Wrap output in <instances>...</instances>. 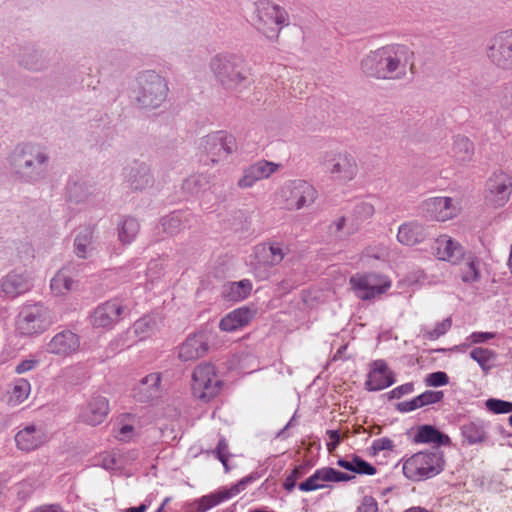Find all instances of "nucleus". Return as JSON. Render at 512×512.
<instances>
[{
	"instance_id": "obj_1",
	"label": "nucleus",
	"mask_w": 512,
	"mask_h": 512,
	"mask_svg": "<svg viewBox=\"0 0 512 512\" xmlns=\"http://www.w3.org/2000/svg\"><path fill=\"white\" fill-rule=\"evenodd\" d=\"M412 54L406 46L391 45L382 47L367 55L361 62V69L369 77L392 78L402 61Z\"/></svg>"
},
{
	"instance_id": "obj_2",
	"label": "nucleus",
	"mask_w": 512,
	"mask_h": 512,
	"mask_svg": "<svg viewBox=\"0 0 512 512\" xmlns=\"http://www.w3.org/2000/svg\"><path fill=\"white\" fill-rule=\"evenodd\" d=\"M223 387L224 382L214 364L202 362L192 370L190 390L195 400L210 403L221 394Z\"/></svg>"
},
{
	"instance_id": "obj_3",
	"label": "nucleus",
	"mask_w": 512,
	"mask_h": 512,
	"mask_svg": "<svg viewBox=\"0 0 512 512\" xmlns=\"http://www.w3.org/2000/svg\"><path fill=\"white\" fill-rule=\"evenodd\" d=\"M316 198V189L304 180L288 181L275 194L276 204L287 211L303 209L314 203Z\"/></svg>"
},
{
	"instance_id": "obj_4",
	"label": "nucleus",
	"mask_w": 512,
	"mask_h": 512,
	"mask_svg": "<svg viewBox=\"0 0 512 512\" xmlns=\"http://www.w3.org/2000/svg\"><path fill=\"white\" fill-rule=\"evenodd\" d=\"M51 311L40 303L24 305L16 321V332L21 336L32 337L47 331L53 324Z\"/></svg>"
},
{
	"instance_id": "obj_5",
	"label": "nucleus",
	"mask_w": 512,
	"mask_h": 512,
	"mask_svg": "<svg viewBox=\"0 0 512 512\" xmlns=\"http://www.w3.org/2000/svg\"><path fill=\"white\" fill-rule=\"evenodd\" d=\"M443 456L437 452H418L403 462V474L412 481L432 478L444 469Z\"/></svg>"
},
{
	"instance_id": "obj_6",
	"label": "nucleus",
	"mask_w": 512,
	"mask_h": 512,
	"mask_svg": "<svg viewBox=\"0 0 512 512\" xmlns=\"http://www.w3.org/2000/svg\"><path fill=\"white\" fill-rule=\"evenodd\" d=\"M349 285L357 298L369 301L386 294L392 287V280L377 272H358L350 277Z\"/></svg>"
},
{
	"instance_id": "obj_7",
	"label": "nucleus",
	"mask_w": 512,
	"mask_h": 512,
	"mask_svg": "<svg viewBox=\"0 0 512 512\" xmlns=\"http://www.w3.org/2000/svg\"><path fill=\"white\" fill-rule=\"evenodd\" d=\"M322 167L332 180L342 184L353 181L359 172L355 157L346 150L326 152Z\"/></svg>"
},
{
	"instance_id": "obj_8",
	"label": "nucleus",
	"mask_w": 512,
	"mask_h": 512,
	"mask_svg": "<svg viewBox=\"0 0 512 512\" xmlns=\"http://www.w3.org/2000/svg\"><path fill=\"white\" fill-rule=\"evenodd\" d=\"M210 65L217 79L228 88L238 86L247 79L248 69L241 57L217 55Z\"/></svg>"
},
{
	"instance_id": "obj_9",
	"label": "nucleus",
	"mask_w": 512,
	"mask_h": 512,
	"mask_svg": "<svg viewBox=\"0 0 512 512\" xmlns=\"http://www.w3.org/2000/svg\"><path fill=\"white\" fill-rule=\"evenodd\" d=\"M512 194V176L504 171L492 173L485 182L483 199L487 208L504 207Z\"/></svg>"
},
{
	"instance_id": "obj_10",
	"label": "nucleus",
	"mask_w": 512,
	"mask_h": 512,
	"mask_svg": "<svg viewBox=\"0 0 512 512\" xmlns=\"http://www.w3.org/2000/svg\"><path fill=\"white\" fill-rule=\"evenodd\" d=\"M287 21V13L280 6L269 1L257 3L255 27L267 38H276L282 25Z\"/></svg>"
},
{
	"instance_id": "obj_11",
	"label": "nucleus",
	"mask_w": 512,
	"mask_h": 512,
	"mask_svg": "<svg viewBox=\"0 0 512 512\" xmlns=\"http://www.w3.org/2000/svg\"><path fill=\"white\" fill-rule=\"evenodd\" d=\"M141 94L138 96L139 103L146 108H156L163 103L167 97L168 86L163 77L155 72L148 71L141 75Z\"/></svg>"
},
{
	"instance_id": "obj_12",
	"label": "nucleus",
	"mask_w": 512,
	"mask_h": 512,
	"mask_svg": "<svg viewBox=\"0 0 512 512\" xmlns=\"http://www.w3.org/2000/svg\"><path fill=\"white\" fill-rule=\"evenodd\" d=\"M486 55L497 67L512 70V29L492 37L487 43Z\"/></svg>"
},
{
	"instance_id": "obj_13",
	"label": "nucleus",
	"mask_w": 512,
	"mask_h": 512,
	"mask_svg": "<svg viewBox=\"0 0 512 512\" xmlns=\"http://www.w3.org/2000/svg\"><path fill=\"white\" fill-rule=\"evenodd\" d=\"M126 312V306L118 298H112L99 304L90 315V323L94 328L110 330L117 325L123 314Z\"/></svg>"
},
{
	"instance_id": "obj_14",
	"label": "nucleus",
	"mask_w": 512,
	"mask_h": 512,
	"mask_svg": "<svg viewBox=\"0 0 512 512\" xmlns=\"http://www.w3.org/2000/svg\"><path fill=\"white\" fill-rule=\"evenodd\" d=\"M421 208L426 218L438 222L457 217L461 210L457 200L446 196L430 197L423 201Z\"/></svg>"
},
{
	"instance_id": "obj_15",
	"label": "nucleus",
	"mask_w": 512,
	"mask_h": 512,
	"mask_svg": "<svg viewBox=\"0 0 512 512\" xmlns=\"http://www.w3.org/2000/svg\"><path fill=\"white\" fill-rule=\"evenodd\" d=\"M251 481V477H245L230 488H224L208 495H204L189 505L188 512H206L222 502L238 495Z\"/></svg>"
},
{
	"instance_id": "obj_16",
	"label": "nucleus",
	"mask_w": 512,
	"mask_h": 512,
	"mask_svg": "<svg viewBox=\"0 0 512 512\" xmlns=\"http://www.w3.org/2000/svg\"><path fill=\"white\" fill-rule=\"evenodd\" d=\"M200 145L213 163L231 154L236 149L235 138L225 132L207 135L201 140Z\"/></svg>"
},
{
	"instance_id": "obj_17",
	"label": "nucleus",
	"mask_w": 512,
	"mask_h": 512,
	"mask_svg": "<svg viewBox=\"0 0 512 512\" xmlns=\"http://www.w3.org/2000/svg\"><path fill=\"white\" fill-rule=\"evenodd\" d=\"M209 350L208 335L197 331L187 336L178 347V358L182 362L196 361L204 357Z\"/></svg>"
},
{
	"instance_id": "obj_18",
	"label": "nucleus",
	"mask_w": 512,
	"mask_h": 512,
	"mask_svg": "<svg viewBox=\"0 0 512 512\" xmlns=\"http://www.w3.org/2000/svg\"><path fill=\"white\" fill-rule=\"evenodd\" d=\"M110 412L109 401L101 395L92 396L81 407L79 420L90 426H96L105 421Z\"/></svg>"
},
{
	"instance_id": "obj_19",
	"label": "nucleus",
	"mask_w": 512,
	"mask_h": 512,
	"mask_svg": "<svg viewBox=\"0 0 512 512\" xmlns=\"http://www.w3.org/2000/svg\"><path fill=\"white\" fill-rule=\"evenodd\" d=\"M80 347V336L70 330H64L55 334L47 343V352L66 358L78 353Z\"/></svg>"
},
{
	"instance_id": "obj_20",
	"label": "nucleus",
	"mask_w": 512,
	"mask_h": 512,
	"mask_svg": "<svg viewBox=\"0 0 512 512\" xmlns=\"http://www.w3.org/2000/svg\"><path fill=\"white\" fill-rule=\"evenodd\" d=\"M284 256L279 243H261L254 247L250 263L254 269L273 267L280 264Z\"/></svg>"
},
{
	"instance_id": "obj_21",
	"label": "nucleus",
	"mask_w": 512,
	"mask_h": 512,
	"mask_svg": "<svg viewBox=\"0 0 512 512\" xmlns=\"http://www.w3.org/2000/svg\"><path fill=\"white\" fill-rule=\"evenodd\" d=\"M354 476L344 472L337 471L331 467H324L316 470L309 478L299 484V489L303 492H310L325 488L326 482H343L349 481Z\"/></svg>"
},
{
	"instance_id": "obj_22",
	"label": "nucleus",
	"mask_w": 512,
	"mask_h": 512,
	"mask_svg": "<svg viewBox=\"0 0 512 512\" xmlns=\"http://www.w3.org/2000/svg\"><path fill=\"white\" fill-rule=\"evenodd\" d=\"M47 440L44 429L34 424L25 425L14 436L17 449L26 453L39 449Z\"/></svg>"
},
{
	"instance_id": "obj_23",
	"label": "nucleus",
	"mask_w": 512,
	"mask_h": 512,
	"mask_svg": "<svg viewBox=\"0 0 512 512\" xmlns=\"http://www.w3.org/2000/svg\"><path fill=\"white\" fill-rule=\"evenodd\" d=\"M432 251L440 261L457 264L464 257L462 245L447 234L439 235L433 242Z\"/></svg>"
},
{
	"instance_id": "obj_24",
	"label": "nucleus",
	"mask_w": 512,
	"mask_h": 512,
	"mask_svg": "<svg viewBox=\"0 0 512 512\" xmlns=\"http://www.w3.org/2000/svg\"><path fill=\"white\" fill-rule=\"evenodd\" d=\"M280 165L274 162L260 160L244 170L243 176L238 180V187L242 189L252 187L256 182L269 178Z\"/></svg>"
},
{
	"instance_id": "obj_25",
	"label": "nucleus",
	"mask_w": 512,
	"mask_h": 512,
	"mask_svg": "<svg viewBox=\"0 0 512 512\" xmlns=\"http://www.w3.org/2000/svg\"><path fill=\"white\" fill-rule=\"evenodd\" d=\"M395 382L394 374L389 369L384 360H375L371 364L365 382L366 389L369 391H379L391 386Z\"/></svg>"
},
{
	"instance_id": "obj_26",
	"label": "nucleus",
	"mask_w": 512,
	"mask_h": 512,
	"mask_svg": "<svg viewBox=\"0 0 512 512\" xmlns=\"http://www.w3.org/2000/svg\"><path fill=\"white\" fill-rule=\"evenodd\" d=\"M46 157L40 151V148L34 145H25L20 152L16 153L13 158V163L22 174H29L27 171L36 162L41 165L45 162Z\"/></svg>"
},
{
	"instance_id": "obj_27",
	"label": "nucleus",
	"mask_w": 512,
	"mask_h": 512,
	"mask_svg": "<svg viewBox=\"0 0 512 512\" xmlns=\"http://www.w3.org/2000/svg\"><path fill=\"white\" fill-rule=\"evenodd\" d=\"M31 282L24 274L11 272L0 281L1 290L10 298H15L31 289Z\"/></svg>"
},
{
	"instance_id": "obj_28",
	"label": "nucleus",
	"mask_w": 512,
	"mask_h": 512,
	"mask_svg": "<svg viewBox=\"0 0 512 512\" xmlns=\"http://www.w3.org/2000/svg\"><path fill=\"white\" fill-rule=\"evenodd\" d=\"M254 317V312L248 307H240L224 316L219 328L225 332H233L247 326Z\"/></svg>"
},
{
	"instance_id": "obj_29",
	"label": "nucleus",
	"mask_w": 512,
	"mask_h": 512,
	"mask_svg": "<svg viewBox=\"0 0 512 512\" xmlns=\"http://www.w3.org/2000/svg\"><path fill=\"white\" fill-rule=\"evenodd\" d=\"M425 238V227L416 221L405 222L398 228L397 240L402 245L414 246L423 242Z\"/></svg>"
},
{
	"instance_id": "obj_30",
	"label": "nucleus",
	"mask_w": 512,
	"mask_h": 512,
	"mask_svg": "<svg viewBox=\"0 0 512 512\" xmlns=\"http://www.w3.org/2000/svg\"><path fill=\"white\" fill-rule=\"evenodd\" d=\"M161 387L160 373H150L142 378L134 389V397L141 402H146L157 397Z\"/></svg>"
},
{
	"instance_id": "obj_31",
	"label": "nucleus",
	"mask_w": 512,
	"mask_h": 512,
	"mask_svg": "<svg viewBox=\"0 0 512 512\" xmlns=\"http://www.w3.org/2000/svg\"><path fill=\"white\" fill-rule=\"evenodd\" d=\"M252 289L253 284L249 279L228 282L222 288V296L227 301L240 302L251 294Z\"/></svg>"
},
{
	"instance_id": "obj_32",
	"label": "nucleus",
	"mask_w": 512,
	"mask_h": 512,
	"mask_svg": "<svg viewBox=\"0 0 512 512\" xmlns=\"http://www.w3.org/2000/svg\"><path fill=\"white\" fill-rule=\"evenodd\" d=\"M473 153V143L466 137H456L449 151L450 156L459 163L471 160Z\"/></svg>"
},
{
	"instance_id": "obj_33",
	"label": "nucleus",
	"mask_w": 512,
	"mask_h": 512,
	"mask_svg": "<svg viewBox=\"0 0 512 512\" xmlns=\"http://www.w3.org/2000/svg\"><path fill=\"white\" fill-rule=\"evenodd\" d=\"M418 443H435L438 445L450 444L449 436L442 434L436 428L430 425L421 426L415 436Z\"/></svg>"
},
{
	"instance_id": "obj_34",
	"label": "nucleus",
	"mask_w": 512,
	"mask_h": 512,
	"mask_svg": "<svg viewBox=\"0 0 512 512\" xmlns=\"http://www.w3.org/2000/svg\"><path fill=\"white\" fill-rule=\"evenodd\" d=\"M74 285L75 282L66 269L59 270L50 282L51 291L57 296H62L72 291Z\"/></svg>"
},
{
	"instance_id": "obj_35",
	"label": "nucleus",
	"mask_w": 512,
	"mask_h": 512,
	"mask_svg": "<svg viewBox=\"0 0 512 512\" xmlns=\"http://www.w3.org/2000/svg\"><path fill=\"white\" fill-rule=\"evenodd\" d=\"M140 427L139 419L132 414H124L121 417L120 427L116 432V438L123 442H129L136 435V428Z\"/></svg>"
},
{
	"instance_id": "obj_36",
	"label": "nucleus",
	"mask_w": 512,
	"mask_h": 512,
	"mask_svg": "<svg viewBox=\"0 0 512 512\" xmlns=\"http://www.w3.org/2000/svg\"><path fill=\"white\" fill-rule=\"evenodd\" d=\"M462 259H464V262L460 267V277L462 281L466 283L478 281L480 278L478 259L471 254L467 256L464 255Z\"/></svg>"
},
{
	"instance_id": "obj_37",
	"label": "nucleus",
	"mask_w": 512,
	"mask_h": 512,
	"mask_svg": "<svg viewBox=\"0 0 512 512\" xmlns=\"http://www.w3.org/2000/svg\"><path fill=\"white\" fill-rule=\"evenodd\" d=\"M470 357L479 364L483 373L486 375L494 366L497 354L491 349L477 347L470 352Z\"/></svg>"
},
{
	"instance_id": "obj_38",
	"label": "nucleus",
	"mask_w": 512,
	"mask_h": 512,
	"mask_svg": "<svg viewBox=\"0 0 512 512\" xmlns=\"http://www.w3.org/2000/svg\"><path fill=\"white\" fill-rule=\"evenodd\" d=\"M462 436L470 445L484 442L486 440L484 425L476 422L467 423L462 426Z\"/></svg>"
},
{
	"instance_id": "obj_39",
	"label": "nucleus",
	"mask_w": 512,
	"mask_h": 512,
	"mask_svg": "<svg viewBox=\"0 0 512 512\" xmlns=\"http://www.w3.org/2000/svg\"><path fill=\"white\" fill-rule=\"evenodd\" d=\"M157 327V319L147 315L135 321L133 331L140 340H143L151 336L156 331Z\"/></svg>"
},
{
	"instance_id": "obj_40",
	"label": "nucleus",
	"mask_w": 512,
	"mask_h": 512,
	"mask_svg": "<svg viewBox=\"0 0 512 512\" xmlns=\"http://www.w3.org/2000/svg\"><path fill=\"white\" fill-rule=\"evenodd\" d=\"M31 391L30 383L23 379H17L14 382L13 388L10 392V402H13L14 404H20L22 403L27 397L29 396Z\"/></svg>"
},
{
	"instance_id": "obj_41",
	"label": "nucleus",
	"mask_w": 512,
	"mask_h": 512,
	"mask_svg": "<svg viewBox=\"0 0 512 512\" xmlns=\"http://www.w3.org/2000/svg\"><path fill=\"white\" fill-rule=\"evenodd\" d=\"M139 228V223L134 218L125 219L119 229V239L123 243H130L136 237Z\"/></svg>"
},
{
	"instance_id": "obj_42",
	"label": "nucleus",
	"mask_w": 512,
	"mask_h": 512,
	"mask_svg": "<svg viewBox=\"0 0 512 512\" xmlns=\"http://www.w3.org/2000/svg\"><path fill=\"white\" fill-rule=\"evenodd\" d=\"M92 242V233L86 230L75 239V253L80 258L88 257V247Z\"/></svg>"
},
{
	"instance_id": "obj_43",
	"label": "nucleus",
	"mask_w": 512,
	"mask_h": 512,
	"mask_svg": "<svg viewBox=\"0 0 512 512\" xmlns=\"http://www.w3.org/2000/svg\"><path fill=\"white\" fill-rule=\"evenodd\" d=\"M308 471V467L306 465L300 464L296 466L292 472L285 478L283 487L284 489L291 493L295 486L296 482L301 479Z\"/></svg>"
},
{
	"instance_id": "obj_44",
	"label": "nucleus",
	"mask_w": 512,
	"mask_h": 512,
	"mask_svg": "<svg viewBox=\"0 0 512 512\" xmlns=\"http://www.w3.org/2000/svg\"><path fill=\"white\" fill-rule=\"evenodd\" d=\"M217 459L222 463L224 466L225 472H228L230 470V467L228 465V461L232 454L229 451V445L226 441V439L221 438L215 448L214 451Z\"/></svg>"
},
{
	"instance_id": "obj_45",
	"label": "nucleus",
	"mask_w": 512,
	"mask_h": 512,
	"mask_svg": "<svg viewBox=\"0 0 512 512\" xmlns=\"http://www.w3.org/2000/svg\"><path fill=\"white\" fill-rule=\"evenodd\" d=\"M486 407L495 414H506L512 412V403L500 399H488Z\"/></svg>"
},
{
	"instance_id": "obj_46",
	"label": "nucleus",
	"mask_w": 512,
	"mask_h": 512,
	"mask_svg": "<svg viewBox=\"0 0 512 512\" xmlns=\"http://www.w3.org/2000/svg\"><path fill=\"white\" fill-rule=\"evenodd\" d=\"M352 464L354 465V469L352 471L354 473L364 475H374L376 473V468L374 466L358 456H355L352 459Z\"/></svg>"
},
{
	"instance_id": "obj_47",
	"label": "nucleus",
	"mask_w": 512,
	"mask_h": 512,
	"mask_svg": "<svg viewBox=\"0 0 512 512\" xmlns=\"http://www.w3.org/2000/svg\"><path fill=\"white\" fill-rule=\"evenodd\" d=\"M427 386L439 387L449 383L448 375L443 371L433 372L427 375L425 379Z\"/></svg>"
},
{
	"instance_id": "obj_48",
	"label": "nucleus",
	"mask_w": 512,
	"mask_h": 512,
	"mask_svg": "<svg viewBox=\"0 0 512 512\" xmlns=\"http://www.w3.org/2000/svg\"><path fill=\"white\" fill-rule=\"evenodd\" d=\"M452 326V321L450 318H446L441 322L437 323L433 330L428 332L430 339H437L440 336L447 333Z\"/></svg>"
},
{
	"instance_id": "obj_49",
	"label": "nucleus",
	"mask_w": 512,
	"mask_h": 512,
	"mask_svg": "<svg viewBox=\"0 0 512 512\" xmlns=\"http://www.w3.org/2000/svg\"><path fill=\"white\" fill-rule=\"evenodd\" d=\"M419 397L422 402V405L425 406V405L440 402L443 399L444 394L442 391L428 390V391H425L424 393L420 394Z\"/></svg>"
},
{
	"instance_id": "obj_50",
	"label": "nucleus",
	"mask_w": 512,
	"mask_h": 512,
	"mask_svg": "<svg viewBox=\"0 0 512 512\" xmlns=\"http://www.w3.org/2000/svg\"><path fill=\"white\" fill-rule=\"evenodd\" d=\"M372 450L374 453H378L381 451H391L394 448L393 441L387 437L379 438L373 441Z\"/></svg>"
},
{
	"instance_id": "obj_51",
	"label": "nucleus",
	"mask_w": 512,
	"mask_h": 512,
	"mask_svg": "<svg viewBox=\"0 0 512 512\" xmlns=\"http://www.w3.org/2000/svg\"><path fill=\"white\" fill-rule=\"evenodd\" d=\"M378 504L372 496L363 497L360 505L357 507L356 512H377Z\"/></svg>"
},
{
	"instance_id": "obj_52",
	"label": "nucleus",
	"mask_w": 512,
	"mask_h": 512,
	"mask_svg": "<svg viewBox=\"0 0 512 512\" xmlns=\"http://www.w3.org/2000/svg\"><path fill=\"white\" fill-rule=\"evenodd\" d=\"M496 102L502 108H509L512 106V91L508 88H504L496 94Z\"/></svg>"
},
{
	"instance_id": "obj_53",
	"label": "nucleus",
	"mask_w": 512,
	"mask_h": 512,
	"mask_svg": "<svg viewBox=\"0 0 512 512\" xmlns=\"http://www.w3.org/2000/svg\"><path fill=\"white\" fill-rule=\"evenodd\" d=\"M495 337L493 332H473L468 338L470 344H478L487 342Z\"/></svg>"
},
{
	"instance_id": "obj_54",
	"label": "nucleus",
	"mask_w": 512,
	"mask_h": 512,
	"mask_svg": "<svg viewBox=\"0 0 512 512\" xmlns=\"http://www.w3.org/2000/svg\"><path fill=\"white\" fill-rule=\"evenodd\" d=\"M423 407L419 395L410 401L402 402L398 405V409L402 412H410Z\"/></svg>"
},
{
	"instance_id": "obj_55",
	"label": "nucleus",
	"mask_w": 512,
	"mask_h": 512,
	"mask_svg": "<svg viewBox=\"0 0 512 512\" xmlns=\"http://www.w3.org/2000/svg\"><path fill=\"white\" fill-rule=\"evenodd\" d=\"M327 435H328L329 441L327 442L326 446H327V450L331 453L337 448V446L340 443L341 438H340L339 432L337 430H328Z\"/></svg>"
},
{
	"instance_id": "obj_56",
	"label": "nucleus",
	"mask_w": 512,
	"mask_h": 512,
	"mask_svg": "<svg viewBox=\"0 0 512 512\" xmlns=\"http://www.w3.org/2000/svg\"><path fill=\"white\" fill-rule=\"evenodd\" d=\"M38 364V361L35 359H26L21 361L15 368V372L17 374H23L28 371H31Z\"/></svg>"
},
{
	"instance_id": "obj_57",
	"label": "nucleus",
	"mask_w": 512,
	"mask_h": 512,
	"mask_svg": "<svg viewBox=\"0 0 512 512\" xmlns=\"http://www.w3.org/2000/svg\"><path fill=\"white\" fill-rule=\"evenodd\" d=\"M151 182V177L150 175L146 172V171H143L140 175H139V180L138 179H134L131 183L132 187L135 189V190H139V189H143L145 188L146 186H148Z\"/></svg>"
},
{
	"instance_id": "obj_58",
	"label": "nucleus",
	"mask_w": 512,
	"mask_h": 512,
	"mask_svg": "<svg viewBox=\"0 0 512 512\" xmlns=\"http://www.w3.org/2000/svg\"><path fill=\"white\" fill-rule=\"evenodd\" d=\"M374 211V206L367 202H362L357 206V212L365 217H371Z\"/></svg>"
},
{
	"instance_id": "obj_59",
	"label": "nucleus",
	"mask_w": 512,
	"mask_h": 512,
	"mask_svg": "<svg viewBox=\"0 0 512 512\" xmlns=\"http://www.w3.org/2000/svg\"><path fill=\"white\" fill-rule=\"evenodd\" d=\"M397 388L402 397L403 395L412 393L414 390V385L413 383H405L403 385L398 386Z\"/></svg>"
},
{
	"instance_id": "obj_60",
	"label": "nucleus",
	"mask_w": 512,
	"mask_h": 512,
	"mask_svg": "<svg viewBox=\"0 0 512 512\" xmlns=\"http://www.w3.org/2000/svg\"><path fill=\"white\" fill-rule=\"evenodd\" d=\"M338 465L346 470H349V471H353V464H352V460L348 461V460H339L338 461Z\"/></svg>"
},
{
	"instance_id": "obj_61",
	"label": "nucleus",
	"mask_w": 512,
	"mask_h": 512,
	"mask_svg": "<svg viewBox=\"0 0 512 512\" xmlns=\"http://www.w3.org/2000/svg\"><path fill=\"white\" fill-rule=\"evenodd\" d=\"M345 222H346V219L344 217L338 218L334 222V226H335L336 231H341L343 229V227L345 226Z\"/></svg>"
},
{
	"instance_id": "obj_62",
	"label": "nucleus",
	"mask_w": 512,
	"mask_h": 512,
	"mask_svg": "<svg viewBox=\"0 0 512 512\" xmlns=\"http://www.w3.org/2000/svg\"><path fill=\"white\" fill-rule=\"evenodd\" d=\"M147 510V506L145 504H141L138 507L128 508L125 512H145Z\"/></svg>"
},
{
	"instance_id": "obj_63",
	"label": "nucleus",
	"mask_w": 512,
	"mask_h": 512,
	"mask_svg": "<svg viewBox=\"0 0 512 512\" xmlns=\"http://www.w3.org/2000/svg\"><path fill=\"white\" fill-rule=\"evenodd\" d=\"M195 183H196V178L191 177L184 182L183 186L185 189L191 190V185L195 184Z\"/></svg>"
},
{
	"instance_id": "obj_64",
	"label": "nucleus",
	"mask_w": 512,
	"mask_h": 512,
	"mask_svg": "<svg viewBox=\"0 0 512 512\" xmlns=\"http://www.w3.org/2000/svg\"><path fill=\"white\" fill-rule=\"evenodd\" d=\"M405 512H429L428 510L421 507H412L407 509Z\"/></svg>"
}]
</instances>
